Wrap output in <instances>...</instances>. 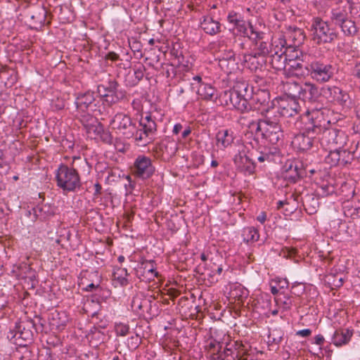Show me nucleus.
<instances>
[{
  "mask_svg": "<svg viewBox=\"0 0 360 360\" xmlns=\"http://www.w3.org/2000/svg\"><path fill=\"white\" fill-rule=\"evenodd\" d=\"M98 93L103 97H107L110 96V94L108 93V91L105 89V87H103V85H98Z\"/></svg>",
  "mask_w": 360,
  "mask_h": 360,
  "instance_id": "nucleus-52",
  "label": "nucleus"
},
{
  "mask_svg": "<svg viewBox=\"0 0 360 360\" xmlns=\"http://www.w3.org/2000/svg\"><path fill=\"white\" fill-rule=\"evenodd\" d=\"M329 153L326 158V161L331 167H334L339 165H345L347 161L345 160L344 158L346 155H348L349 153L345 150L336 149V150H328Z\"/></svg>",
  "mask_w": 360,
  "mask_h": 360,
  "instance_id": "nucleus-22",
  "label": "nucleus"
},
{
  "mask_svg": "<svg viewBox=\"0 0 360 360\" xmlns=\"http://www.w3.org/2000/svg\"><path fill=\"white\" fill-rule=\"evenodd\" d=\"M145 67L143 65H140L138 67L134 68V75L138 81L143 79L144 76Z\"/></svg>",
  "mask_w": 360,
  "mask_h": 360,
  "instance_id": "nucleus-47",
  "label": "nucleus"
},
{
  "mask_svg": "<svg viewBox=\"0 0 360 360\" xmlns=\"http://www.w3.org/2000/svg\"><path fill=\"white\" fill-rule=\"evenodd\" d=\"M328 114V110L326 108L308 110L302 116L304 124V132L295 136L293 145L300 150H309L313 145L315 135L319 134L329 123Z\"/></svg>",
  "mask_w": 360,
  "mask_h": 360,
  "instance_id": "nucleus-1",
  "label": "nucleus"
},
{
  "mask_svg": "<svg viewBox=\"0 0 360 360\" xmlns=\"http://www.w3.org/2000/svg\"><path fill=\"white\" fill-rule=\"evenodd\" d=\"M230 293L231 297L240 302H243L248 296V290L240 284L235 285Z\"/></svg>",
  "mask_w": 360,
  "mask_h": 360,
  "instance_id": "nucleus-32",
  "label": "nucleus"
},
{
  "mask_svg": "<svg viewBox=\"0 0 360 360\" xmlns=\"http://www.w3.org/2000/svg\"><path fill=\"white\" fill-rule=\"evenodd\" d=\"M216 146L219 150H225L231 146L235 139L234 133L231 129L219 130L216 134Z\"/></svg>",
  "mask_w": 360,
  "mask_h": 360,
  "instance_id": "nucleus-15",
  "label": "nucleus"
},
{
  "mask_svg": "<svg viewBox=\"0 0 360 360\" xmlns=\"http://www.w3.org/2000/svg\"><path fill=\"white\" fill-rule=\"evenodd\" d=\"M269 158V155H267V154H262V155H260L257 158V160H258L260 162H264L265 160H266Z\"/></svg>",
  "mask_w": 360,
  "mask_h": 360,
  "instance_id": "nucleus-62",
  "label": "nucleus"
},
{
  "mask_svg": "<svg viewBox=\"0 0 360 360\" xmlns=\"http://www.w3.org/2000/svg\"><path fill=\"white\" fill-rule=\"evenodd\" d=\"M128 273L124 268H115L112 274V281L115 286H126L128 284Z\"/></svg>",
  "mask_w": 360,
  "mask_h": 360,
  "instance_id": "nucleus-30",
  "label": "nucleus"
},
{
  "mask_svg": "<svg viewBox=\"0 0 360 360\" xmlns=\"http://www.w3.org/2000/svg\"><path fill=\"white\" fill-rule=\"evenodd\" d=\"M334 188L328 185H323L319 187L318 193L322 196L328 195L333 193Z\"/></svg>",
  "mask_w": 360,
  "mask_h": 360,
  "instance_id": "nucleus-45",
  "label": "nucleus"
},
{
  "mask_svg": "<svg viewBox=\"0 0 360 360\" xmlns=\"http://www.w3.org/2000/svg\"><path fill=\"white\" fill-rule=\"evenodd\" d=\"M339 27L345 35L349 37L355 35L358 31L355 22L349 18L346 19V20H345L342 24H340Z\"/></svg>",
  "mask_w": 360,
  "mask_h": 360,
  "instance_id": "nucleus-34",
  "label": "nucleus"
},
{
  "mask_svg": "<svg viewBox=\"0 0 360 360\" xmlns=\"http://www.w3.org/2000/svg\"><path fill=\"white\" fill-rule=\"evenodd\" d=\"M219 101L221 105L229 108H233L240 112L250 108L248 100L236 90L225 91L220 95Z\"/></svg>",
  "mask_w": 360,
  "mask_h": 360,
  "instance_id": "nucleus-7",
  "label": "nucleus"
},
{
  "mask_svg": "<svg viewBox=\"0 0 360 360\" xmlns=\"http://www.w3.org/2000/svg\"><path fill=\"white\" fill-rule=\"evenodd\" d=\"M69 319L65 311H56L52 314L51 324L58 330H62L67 325Z\"/></svg>",
  "mask_w": 360,
  "mask_h": 360,
  "instance_id": "nucleus-31",
  "label": "nucleus"
},
{
  "mask_svg": "<svg viewBox=\"0 0 360 360\" xmlns=\"http://www.w3.org/2000/svg\"><path fill=\"white\" fill-rule=\"evenodd\" d=\"M352 334L349 329L336 330L333 335L332 342L337 347L345 345L349 342Z\"/></svg>",
  "mask_w": 360,
  "mask_h": 360,
  "instance_id": "nucleus-25",
  "label": "nucleus"
},
{
  "mask_svg": "<svg viewBox=\"0 0 360 360\" xmlns=\"http://www.w3.org/2000/svg\"><path fill=\"white\" fill-rule=\"evenodd\" d=\"M42 360H58V359L53 354H51L49 352H46V355L44 356V357Z\"/></svg>",
  "mask_w": 360,
  "mask_h": 360,
  "instance_id": "nucleus-61",
  "label": "nucleus"
},
{
  "mask_svg": "<svg viewBox=\"0 0 360 360\" xmlns=\"http://www.w3.org/2000/svg\"><path fill=\"white\" fill-rule=\"evenodd\" d=\"M95 193L94 195H98L101 194L102 186L99 183H96L94 184Z\"/></svg>",
  "mask_w": 360,
  "mask_h": 360,
  "instance_id": "nucleus-58",
  "label": "nucleus"
},
{
  "mask_svg": "<svg viewBox=\"0 0 360 360\" xmlns=\"http://www.w3.org/2000/svg\"><path fill=\"white\" fill-rule=\"evenodd\" d=\"M283 51H285V56L287 58V63L299 60H309V56L304 53L300 49H295L292 46H285V49H283Z\"/></svg>",
  "mask_w": 360,
  "mask_h": 360,
  "instance_id": "nucleus-27",
  "label": "nucleus"
},
{
  "mask_svg": "<svg viewBox=\"0 0 360 360\" xmlns=\"http://www.w3.org/2000/svg\"><path fill=\"white\" fill-rule=\"evenodd\" d=\"M230 24L233 25L237 33L241 36L247 37L252 40L262 39L264 33L257 30L250 23L247 22L236 13L231 12L227 16Z\"/></svg>",
  "mask_w": 360,
  "mask_h": 360,
  "instance_id": "nucleus-5",
  "label": "nucleus"
},
{
  "mask_svg": "<svg viewBox=\"0 0 360 360\" xmlns=\"http://www.w3.org/2000/svg\"><path fill=\"white\" fill-rule=\"evenodd\" d=\"M290 94L294 96H299L303 101H311L319 95V90L316 86L311 83H304L300 85L298 83L292 82L288 84Z\"/></svg>",
  "mask_w": 360,
  "mask_h": 360,
  "instance_id": "nucleus-9",
  "label": "nucleus"
},
{
  "mask_svg": "<svg viewBox=\"0 0 360 360\" xmlns=\"http://www.w3.org/2000/svg\"><path fill=\"white\" fill-rule=\"evenodd\" d=\"M257 47L255 53L259 56L265 58V56L270 52V46L266 42L261 41L259 44H257Z\"/></svg>",
  "mask_w": 360,
  "mask_h": 360,
  "instance_id": "nucleus-41",
  "label": "nucleus"
},
{
  "mask_svg": "<svg viewBox=\"0 0 360 360\" xmlns=\"http://www.w3.org/2000/svg\"><path fill=\"white\" fill-rule=\"evenodd\" d=\"M281 38L282 37H281ZM279 39L280 37L278 39H274L273 40L270 50V52H271V53H275V51H279V48L281 47V45L279 44Z\"/></svg>",
  "mask_w": 360,
  "mask_h": 360,
  "instance_id": "nucleus-49",
  "label": "nucleus"
},
{
  "mask_svg": "<svg viewBox=\"0 0 360 360\" xmlns=\"http://www.w3.org/2000/svg\"><path fill=\"white\" fill-rule=\"evenodd\" d=\"M285 167V177L292 182H295L303 174L297 162H291L289 165H286Z\"/></svg>",
  "mask_w": 360,
  "mask_h": 360,
  "instance_id": "nucleus-28",
  "label": "nucleus"
},
{
  "mask_svg": "<svg viewBox=\"0 0 360 360\" xmlns=\"http://www.w3.org/2000/svg\"><path fill=\"white\" fill-rule=\"evenodd\" d=\"M20 328H21V326H20L18 327V330L17 333L15 335V336L17 335V334H19V338H21L24 340L29 339L30 337L31 336V333L29 330L22 332L20 330Z\"/></svg>",
  "mask_w": 360,
  "mask_h": 360,
  "instance_id": "nucleus-50",
  "label": "nucleus"
},
{
  "mask_svg": "<svg viewBox=\"0 0 360 360\" xmlns=\"http://www.w3.org/2000/svg\"><path fill=\"white\" fill-rule=\"evenodd\" d=\"M98 287V285H94V283H91V284L88 285L86 287L85 290H86V291L91 292V291H92L94 289L97 288Z\"/></svg>",
  "mask_w": 360,
  "mask_h": 360,
  "instance_id": "nucleus-64",
  "label": "nucleus"
},
{
  "mask_svg": "<svg viewBox=\"0 0 360 360\" xmlns=\"http://www.w3.org/2000/svg\"><path fill=\"white\" fill-rule=\"evenodd\" d=\"M109 127L127 138L132 137L136 130V124L131 117L123 112L115 114L111 119Z\"/></svg>",
  "mask_w": 360,
  "mask_h": 360,
  "instance_id": "nucleus-6",
  "label": "nucleus"
},
{
  "mask_svg": "<svg viewBox=\"0 0 360 360\" xmlns=\"http://www.w3.org/2000/svg\"><path fill=\"white\" fill-rule=\"evenodd\" d=\"M311 78L319 82H326L333 75V68L329 64H325L319 61H314L307 68Z\"/></svg>",
  "mask_w": 360,
  "mask_h": 360,
  "instance_id": "nucleus-10",
  "label": "nucleus"
},
{
  "mask_svg": "<svg viewBox=\"0 0 360 360\" xmlns=\"http://www.w3.org/2000/svg\"><path fill=\"white\" fill-rule=\"evenodd\" d=\"M106 58L112 61H116L119 59V55L115 52H109Z\"/></svg>",
  "mask_w": 360,
  "mask_h": 360,
  "instance_id": "nucleus-56",
  "label": "nucleus"
},
{
  "mask_svg": "<svg viewBox=\"0 0 360 360\" xmlns=\"http://www.w3.org/2000/svg\"><path fill=\"white\" fill-rule=\"evenodd\" d=\"M311 330L308 328L300 330L297 332V335L302 336V337H308L311 335Z\"/></svg>",
  "mask_w": 360,
  "mask_h": 360,
  "instance_id": "nucleus-53",
  "label": "nucleus"
},
{
  "mask_svg": "<svg viewBox=\"0 0 360 360\" xmlns=\"http://www.w3.org/2000/svg\"><path fill=\"white\" fill-rule=\"evenodd\" d=\"M311 202H312L311 207H309L308 201H306L305 204H304L305 210L309 214H313V213L316 212V208L319 206V202H318L317 199H315L314 198H311Z\"/></svg>",
  "mask_w": 360,
  "mask_h": 360,
  "instance_id": "nucleus-46",
  "label": "nucleus"
},
{
  "mask_svg": "<svg viewBox=\"0 0 360 360\" xmlns=\"http://www.w3.org/2000/svg\"><path fill=\"white\" fill-rule=\"evenodd\" d=\"M257 220L261 224H264L266 220V214L264 212H260L257 217Z\"/></svg>",
  "mask_w": 360,
  "mask_h": 360,
  "instance_id": "nucleus-55",
  "label": "nucleus"
},
{
  "mask_svg": "<svg viewBox=\"0 0 360 360\" xmlns=\"http://www.w3.org/2000/svg\"><path fill=\"white\" fill-rule=\"evenodd\" d=\"M283 338V333L279 330H273L270 331L268 336V342L271 344H278Z\"/></svg>",
  "mask_w": 360,
  "mask_h": 360,
  "instance_id": "nucleus-39",
  "label": "nucleus"
},
{
  "mask_svg": "<svg viewBox=\"0 0 360 360\" xmlns=\"http://www.w3.org/2000/svg\"><path fill=\"white\" fill-rule=\"evenodd\" d=\"M183 129V127L182 125L180 124V123H178V124H176L174 126V128H173V133L174 134H178L181 130Z\"/></svg>",
  "mask_w": 360,
  "mask_h": 360,
  "instance_id": "nucleus-57",
  "label": "nucleus"
},
{
  "mask_svg": "<svg viewBox=\"0 0 360 360\" xmlns=\"http://www.w3.org/2000/svg\"><path fill=\"white\" fill-rule=\"evenodd\" d=\"M300 106L295 98H289L281 104V112L274 111L276 115L292 117L300 111Z\"/></svg>",
  "mask_w": 360,
  "mask_h": 360,
  "instance_id": "nucleus-21",
  "label": "nucleus"
},
{
  "mask_svg": "<svg viewBox=\"0 0 360 360\" xmlns=\"http://www.w3.org/2000/svg\"><path fill=\"white\" fill-rule=\"evenodd\" d=\"M193 80L194 81V82H193L191 84L192 85V88L193 89H197V87L196 86H198L199 85H200L201 84H205L204 82H202V78L201 77L197 75V76H195L193 78Z\"/></svg>",
  "mask_w": 360,
  "mask_h": 360,
  "instance_id": "nucleus-51",
  "label": "nucleus"
},
{
  "mask_svg": "<svg viewBox=\"0 0 360 360\" xmlns=\"http://www.w3.org/2000/svg\"><path fill=\"white\" fill-rule=\"evenodd\" d=\"M197 94L203 100L211 101L214 98L216 93L215 89L209 84H201L196 86Z\"/></svg>",
  "mask_w": 360,
  "mask_h": 360,
  "instance_id": "nucleus-29",
  "label": "nucleus"
},
{
  "mask_svg": "<svg viewBox=\"0 0 360 360\" xmlns=\"http://www.w3.org/2000/svg\"><path fill=\"white\" fill-rule=\"evenodd\" d=\"M191 133V129L189 127H187L182 132L181 137L183 139H186L187 136H188Z\"/></svg>",
  "mask_w": 360,
  "mask_h": 360,
  "instance_id": "nucleus-60",
  "label": "nucleus"
},
{
  "mask_svg": "<svg viewBox=\"0 0 360 360\" xmlns=\"http://www.w3.org/2000/svg\"><path fill=\"white\" fill-rule=\"evenodd\" d=\"M200 24L205 32L210 35H215L221 32V24L210 15L202 16Z\"/></svg>",
  "mask_w": 360,
  "mask_h": 360,
  "instance_id": "nucleus-19",
  "label": "nucleus"
},
{
  "mask_svg": "<svg viewBox=\"0 0 360 360\" xmlns=\"http://www.w3.org/2000/svg\"><path fill=\"white\" fill-rule=\"evenodd\" d=\"M57 185L64 191H74L80 186V178L77 171L73 167L61 164L56 174Z\"/></svg>",
  "mask_w": 360,
  "mask_h": 360,
  "instance_id": "nucleus-3",
  "label": "nucleus"
},
{
  "mask_svg": "<svg viewBox=\"0 0 360 360\" xmlns=\"http://www.w3.org/2000/svg\"><path fill=\"white\" fill-rule=\"evenodd\" d=\"M237 168L248 174L254 173L255 167L250 159L243 153L236 155L233 159Z\"/></svg>",
  "mask_w": 360,
  "mask_h": 360,
  "instance_id": "nucleus-20",
  "label": "nucleus"
},
{
  "mask_svg": "<svg viewBox=\"0 0 360 360\" xmlns=\"http://www.w3.org/2000/svg\"><path fill=\"white\" fill-rule=\"evenodd\" d=\"M105 89L108 91V93L110 94H113L117 88V82L115 80H110L107 84H102Z\"/></svg>",
  "mask_w": 360,
  "mask_h": 360,
  "instance_id": "nucleus-44",
  "label": "nucleus"
},
{
  "mask_svg": "<svg viewBox=\"0 0 360 360\" xmlns=\"http://www.w3.org/2000/svg\"><path fill=\"white\" fill-rule=\"evenodd\" d=\"M231 353L232 351L230 348L226 347L223 352L221 349L219 353L214 352V355L213 356V360H225V359Z\"/></svg>",
  "mask_w": 360,
  "mask_h": 360,
  "instance_id": "nucleus-43",
  "label": "nucleus"
},
{
  "mask_svg": "<svg viewBox=\"0 0 360 360\" xmlns=\"http://www.w3.org/2000/svg\"><path fill=\"white\" fill-rule=\"evenodd\" d=\"M248 127L252 133L262 136L271 144H276L283 137L280 115H276L274 110L266 111L263 119L250 122Z\"/></svg>",
  "mask_w": 360,
  "mask_h": 360,
  "instance_id": "nucleus-2",
  "label": "nucleus"
},
{
  "mask_svg": "<svg viewBox=\"0 0 360 360\" xmlns=\"http://www.w3.org/2000/svg\"><path fill=\"white\" fill-rule=\"evenodd\" d=\"M137 274L142 280L151 281L158 276V272L156 270V265L154 261H144L141 264Z\"/></svg>",
  "mask_w": 360,
  "mask_h": 360,
  "instance_id": "nucleus-14",
  "label": "nucleus"
},
{
  "mask_svg": "<svg viewBox=\"0 0 360 360\" xmlns=\"http://www.w3.org/2000/svg\"><path fill=\"white\" fill-rule=\"evenodd\" d=\"M221 348L222 345L219 342H217L215 340H212L210 342V343L207 345L208 354H210V357L213 359V356L214 355V352L219 353Z\"/></svg>",
  "mask_w": 360,
  "mask_h": 360,
  "instance_id": "nucleus-40",
  "label": "nucleus"
},
{
  "mask_svg": "<svg viewBox=\"0 0 360 360\" xmlns=\"http://www.w3.org/2000/svg\"><path fill=\"white\" fill-rule=\"evenodd\" d=\"M243 240L246 243H254L259 238V231L255 227H246L243 231Z\"/></svg>",
  "mask_w": 360,
  "mask_h": 360,
  "instance_id": "nucleus-36",
  "label": "nucleus"
},
{
  "mask_svg": "<svg viewBox=\"0 0 360 360\" xmlns=\"http://www.w3.org/2000/svg\"><path fill=\"white\" fill-rule=\"evenodd\" d=\"M115 330L117 335L125 336L129 333V327L127 324L118 323L115 324Z\"/></svg>",
  "mask_w": 360,
  "mask_h": 360,
  "instance_id": "nucleus-42",
  "label": "nucleus"
},
{
  "mask_svg": "<svg viewBox=\"0 0 360 360\" xmlns=\"http://www.w3.org/2000/svg\"><path fill=\"white\" fill-rule=\"evenodd\" d=\"M140 126L152 136L157 129L156 123L151 118L150 115H146L145 117H142L140 120Z\"/></svg>",
  "mask_w": 360,
  "mask_h": 360,
  "instance_id": "nucleus-35",
  "label": "nucleus"
},
{
  "mask_svg": "<svg viewBox=\"0 0 360 360\" xmlns=\"http://www.w3.org/2000/svg\"><path fill=\"white\" fill-rule=\"evenodd\" d=\"M344 214L352 219L360 218V206L354 205L351 202L346 203L343 207Z\"/></svg>",
  "mask_w": 360,
  "mask_h": 360,
  "instance_id": "nucleus-38",
  "label": "nucleus"
},
{
  "mask_svg": "<svg viewBox=\"0 0 360 360\" xmlns=\"http://www.w3.org/2000/svg\"><path fill=\"white\" fill-rule=\"evenodd\" d=\"M65 107V102L63 99L57 98L53 100L51 103V108L53 110H60L63 109Z\"/></svg>",
  "mask_w": 360,
  "mask_h": 360,
  "instance_id": "nucleus-48",
  "label": "nucleus"
},
{
  "mask_svg": "<svg viewBox=\"0 0 360 360\" xmlns=\"http://www.w3.org/2000/svg\"><path fill=\"white\" fill-rule=\"evenodd\" d=\"M219 65L221 69L226 74H231L236 68L235 55L232 51H228V58L220 57L219 58Z\"/></svg>",
  "mask_w": 360,
  "mask_h": 360,
  "instance_id": "nucleus-24",
  "label": "nucleus"
},
{
  "mask_svg": "<svg viewBox=\"0 0 360 360\" xmlns=\"http://www.w3.org/2000/svg\"><path fill=\"white\" fill-rule=\"evenodd\" d=\"M55 208L49 204L37 205L32 209L35 219L46 220L55 214Z\"/></svg>",
  "mask_w": 360,
  "mask_h": 360,
  "instance_id": "nucleus-23",
  "label": "nucleus"
},
{
  "mask_svg": "<svg viewBox=\"0 0 360 360\" xmlns=\"http://www.w3.org/2000/svg\"><path fill=\"white\" fill-rule=\"evenodd\" d=\"M342 284H343V278H339L338 281H336V279H335L333 281V285L336 287H340Z\"/></svg>",
  "mask_w": 360,
  "mask_h": 360,
  "instance_id": "nucleus-63",
  "label": "nucleus"
},
{
  "mask_svg": "<svg viewBox=\"0 0 360 360\" xmlns=\"http://www.w3.org/2000/svg\"><path fill=\"white\" fill-rule=\"evenodd\" d=\"M324 338L322 335H318L315 337V343L319 345L323 344Z\"/></svg>",
  "mask_w": 360,
  "mask_h": 360,
  "instance_id": "nucleus-59",
  "label": "nucleus"
},
{
  "mask_svg": "<svg viewBox=\"0 0 360 360\" xmlns=\"http://www.w3.org/2000/svg\"><path fill=\"white\" fill-rule=\"evenodd\" d=\"M320 142L326 150L341 149L345 144L346 136L342 131L335 129H325Z\"/></svg>",
  "mask_w": 360,
  "mask_h": 360,
  "instance_id": "nucleus-8",
  "label": "nucleus"
},
{
  "mask_svg": "<svg viewBox=\"0 0 360 360\" xmlns=\"http://www.w3.org/2000/svg\"><path fill=\"white\" fill-rule=\"evenodd\" d=\"M311 31L312 40L317 44L332 43L338 37L328 22L319 17L312 19Z\"/></svg>",
  "mask_w": 360,
  "mask_h": 360,
  "instance_id": "nucleus-4",
  "label": "nucleus"
},
{
  "mask_svg": "<svg viewBox=\"0 0 360 360\" xmlns=\"http://www.w3.org/2000/svg\"><path fill=\"white\" fill-rule=\"evenodd\" d=\"M279 44L281 47L279 51H275V53L271 55V65L276 71H281L284 74L286 67V57L285 56V46H286V41L283 38L279 39Z\"/></svg>",
  "mask_w": 360,
  "mask_h": 360,
  "instance_id": "nucleus-12",
  "label": "nucleus"
},
{
  "mask_svg": "<svg viewBox=\"0 0 360 360\" xmlns=\"http://www.w3.org/2000/svg\"><path fill=\"white\" fill-rule=\"evenodd\" d=\"M285 300L283 302V307L285 309H290L292 305V302L290 297H285Z\"/></svg>",
  "mask_w": 360,
  "mask_h": 360,
  "instance_id": "nucleus-54",
  "label": "nucleus"
},
{
  "mask_svg": "<svg viewBox=\"0 0 360 360\" xmlns=\"http://www.w3.org/2000/svg\"><path fill=\"white\" fill-rule=\"evenodd\" d=\"M309 60H295L292 62H288L286 63L285 70L284 75L289 76H298L303 74L302 68L304 66L306 68V63Z\"/></svg>",
  "mask_w": 360,
  "mask_h": 360,
  "instance_id": "nucleus-26",
  "label": "nucleus"
},
{
  "mask_svg": "<svg viewBox=\"0 0 360 360\" xmlns=\"http://www.w3.org/2000/svg\"><path fill=\"white\" fill-rule=\"evenodd\" d=\"M351 10L352 5L349 1H346L345 5L333 8L330 16L332 22L338 26L342 24L346 19L349 18V14L351 13Z\"/></svg>",
  "mask_w": 360,
  "mask_h": 360,
  "instance_id": "nucleus-13",
  "label": "nucleus"
},
{
  "mask_svg": "<svg viewBox=\"0 0 360 360\" xmlns=\"http://www.w3.org/2000/svg\"><path fill=\"white\" fill-rule=\"evenodd\" d=\"M287 34L288 37L292 39L295 46L302 44L304 39L302 30L297 27L290 28Z\"/></svg>",
  "mask_w": 360,
  "mask_h": 360,
  "instance_id": "nucleus-37",
  "label": "nucleus"
},
{
  "mask_svg": "<svg viewBox=\"0 0 360 360\" xmlns=\"http://www.w3.org/2000/svg\"><path fill=\"white\" fill-rule=\"evenodd\" d=\"M152 135L146 132L142 127L139 130H135L134 134L135 141L137 145L145 146L152 141Z\"/></svg>",
  "mask_w": 360,
  "mask_h": 360,
  "instance_id": "nucleus-33",
  "label": "nucleus"
},
{
  "mask_svg": "<svg viewBox=\"0 0 360 360\" xmlns=\"http://www.w3.org/2000/svg\"><path fill=\"white\" fill-rule=\"evenodd\" d=\"M95 101L94 94L93 92L87 91L84 94H79L75 101L76 107L78 112H86L91 109Z\"/></svg>",
  "mask_w": 360,
  "mask_h": 360,
  "instance_id": "nucleus-16",
  "label": "nucleus"
},
{
  "mask_svg": "<svg viewBox=\"0 0 360 360\" xmlns=\"http://www.w3.org/2000/svg\"><path fill=\"white\" fill-rule=\"evenodd\" d=\"M243 60L245 66L254 72L262 69L266 63L265 58L255 53L245 54Z\"/></svg>",
  "mask_w": 360,
  "mask_h": 360,
  "instance_id": "nucleus-17",
  "label": "nucleus"
},
{
  "mask_svg": "<svg viewBox=\"0 0 360 360\" xmlns=\"http://www.w3.org/2000/svg\"><path fill=\"white\" fill-rule=\"evenodd\" d=\"M133 172L139 177L148 179L154 173L155 167L150 158L139 155L134 163Z\"/></svg>",
  "mask_w": 360,
  "mask_h": 360,
  "instance_id": "nucleus-11",
  "label": "nucleus"
},
{
  "mask_svg": "<svg viewBox=\"0 0 360 360\" xmlns=\"http://www.w3.org/2000/svg\"><path fill=\"white\" fill-rule=\"evenodd\" d=\"M324 94L328 100L344 105L349 99V95L342 91L339 87L330 86L324 90Z\"/></svg>",
  "mask_w": 360,
  "mask_h": 360,
  "instance_id": "nucleus-18",
  "label": "nucleus"
}]
</instances>
